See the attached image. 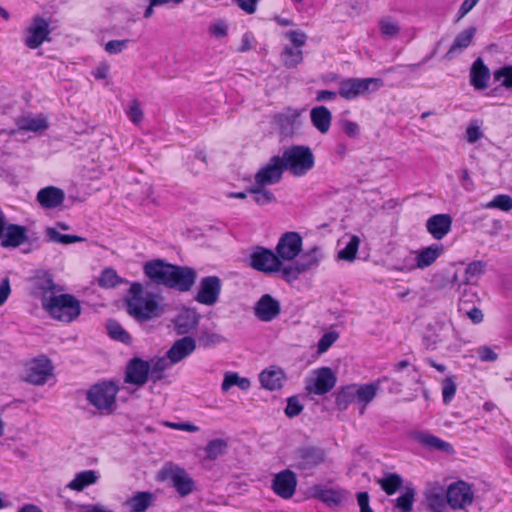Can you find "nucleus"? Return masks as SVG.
Masks as SVG:
<instances>
[{
  "instance_id": "f257e3e1",
  "label": "nucleus",
  "mask_w": 512,
  "mask_h": 512,
  "mask_svg": "<svg viewBox=\"0 0 512 512\" xmlns=\"http://www.w3.org/2000/svg\"><path fill=\"white\" fill-rule=\"evenodd\" d=\"M143 271L149 279L146 287L155 284L181 293L190 291L197 279L194 268L171 264L162 259L146 262Z\"/></svg>"
},
{
  "instance_id": "f03ea898",
  "label": "nucleus",
  "mask_w": 512,
  "mask_h": 512,
  "mask_svg": "<svg viewBox=\"0 0 512 512\" xmlns=\"http://www.w3.org/2000/svg\"><path fill=\"white\" fill-rule=\"evenodd\" d=\"M145 284L133 282L129 288L130 296L126 299V310L130 316L139 321H146L162 315L163 308L158 300L162 297L159 294L146 292L148 289Z\"/></svg>"
},
{
  "instance_id": "7ed1b4c3",
  "label": "nucleus",
  "mask_w": 512,
  "mask_h": 512,
  "mask_svg": "<svg viewBox=\"0 0 512 512\" xmlns=\"http://www.w3.org/2000/svg\"><path fill=\"white\" fill-rule=\"evenodd\" d=\"M42 307L53 318L63 322L75 320L81 311L79 301L70 294L43 296Z\"/></svg>"
},
{
  "instance_id": "20e7f679",
  "label": "nucleus",
  "mask_w": 512,
  "mask_h": 512,
  "mask_svg": "<svg viewBox=\"0 0 512 512\" xmlns=\"http://www.w3.org/2000/svg\"><path fill=\"white\" fill-rule=\"evenodd\" d=\"M280 161L282 168L296 177L305 175L314 166L313 153L306 146L295 145L286 149Z\"/></svg>"
},
{
  "instance_id": "39448f33",
  "label": "nucleus",
  "mask_w": 512,
  "mask_h": 512,
  "mask_svg": "<svg viewBox=\"0 0 512 512\" xmlns=\"http://www.w3.org/2000/svg\"><path fill=\"white\" fill-rule=\"evenodd\" d=\"M118 387L112 382L93 385L87 392V400L101 411L111 412L115 406Z\"/></svg>"
},
{
  "instance_id": "423d86ee",
  "label": "nucleus",
  "mask_w": 512,
  "mask_h": 512,
  "mask_svg": "<svg viewBox=\"0 0 512 512\" xmlns=\"http://www.w3.org/2000/svg\"><path fill=\"white\" fill-rule=\"evenodd\" d=\"M382 86L379 78H350L343 80L339 85V94L348 100L358 96L377 91Z\"/></svg>"
},
{
  "instance_id": "0eeeda50",
  "label": "nucleus",
  "mask_w": 512,
  "mask_h": 512,
  "mask_svg": "<svg viewBox=\"0 0 512 512\" xmlns=\"http://www.w3.org/2000/svg\"><path fill=\"white\" fill-rule=\"evenodd\" d=\"M160 476L163 480H170L181 496H187L195 489L194 480L185 469L177 465L169 464L163 467L160 471Z\"/></svg>"
},
{
  "instance_id": "6e6552de",
  "label": "nucleus",
  "mask_w": 512,
  "mask_h": 512,
  "mask_svg": "<svg viewBox=\"0 0 512 512\" xmlns=\"http://www.w3.org/2000/svg\"><path fill=\"white\" fill-rule=\"evenodd\" d=\"M281 265L282 262L277 253L264 247H257L250 255V266L264 273L277 272Z\"/></svg>"
},
{
  "instance_id": "1a4fd4ad",
  "label": "nucleus",
  "mask_w": 512,
  "mask_h": 512,
  "mask_svg": "<svg viewBox=\"0 0 512 512\" xmlns=\"http://www.w3.org/2000/svg\"><path fill=\"white\" fill-rule=\"evenodd\" d=\"M221 289L222 281L218 276L204 277L200 280L194 299L200 304L212 306L219 300Z\"/></svg>"
},
{
  "instance_id": "9d476101",
  "label": "nucleus",
  "mask_w": 512,
  "mask_h": 512,
  "mask_svg": "<svg viewBox=\"0 0 512 512\" xmlns=\"http://www.w3.org/2000/svg\"><path fill=\"white\" fill-rule=\"evenodd\" d=\"M150 374L149 362L140 357H133L126 365L124 381L142 387L150 380Z\"/></svg>"
},
{
  "instance_id": "9b49d317",
  "label": "nucleus",
  "mask_w": 512,
  "mask_h": 512,
  "mask_svg": "<svg viewBox=\"0 0 512 512\" xmlns=\"http://www.w3.org/2000/svg\"><path fill=\"white\" fill-rule=\"evenodd\" d=\"M294 466L299 470H311L323 463L325 460L324 450L315 446L299 447L295 451Z\"/></svg>"
},
{
  "instance_id": "f8f14e48",
  "label": "nucleus",
  "mask_w": 512,
  "mask_h": 512,
  "mask_svg": "<svg viewBox=\"0 0 512 512\" xmlns=\"http://www.w3.org/2000/svg\"><path fill=\"white\" fill-rule=\"evenodd\" d=\"M53 366L51 361L45 357L40 356L29 364L25 380L34 385H43L46 383L49 376L52 375Z\"/></svg>"
},
{
  "instance_id": "ddd939ff",
  "label": "nucleus",
  "mask_w": 512,
  "mask_h": 512,
  "mask_svg": "<svg viewBox=\"0 0 512 512\" xmlns=\"http://www.w3.org/2000/svg\"><path fill=\"white\" fill-rule=\"evenodd\" d=\"M302 238L297 232L284 233L276 246V253L280 260H293L301 251Z\"/></svg>"
},
{
  "instance_id": "4468645a",
  "label": "nucleus",
  "mask_w": 512,
  "mask_h": 512,
  "mask_svg": "<svg viewBox=\"0 0 512 512\" xmlns=\"http://www.w3.org/2000/svg\"><path fill=\"white\" fill-rule=\"evenodd\" d=\"M253 313L262 322H271L281 313L280 302L270 294H263L253 307Z\"/></svg>"
},
{
  "instance_id": "2eb2a0df",
  "label": "nucleus",
  "mask_w": 512,
  "mask_h": 512,
  "mask_svg": "<svg viewBox=\"0 0 512 512\" xmlns=\"http://www.w3.org/2000/svg\"><path fill=\"white\" fill-rule=\"evenodd\" d=\"M446 499L453 509H462L472 503L473 492L467 483L458 481L448 487Z\"/></svg>"
},
{
  "instance_id": "dca6fc26",
  "label": "nucleus",
  "mask_w": 512,
  "mask_h": 512,
  "mask_svg": "<svg viewBox=\"0 0 512 512\" xmlns=\"http://www.w3.org/2000/svg\"><path fill=\"white\" fill-rule=\"evenodd\" d=\"M336 381L331 368L322 367L316 371L315 378L306 384V390L316 395H324L334 388Z\"/></svg>"
},
{
  "instance_id": "f3484780",
  "label": "nucleus",
  "mask_w": 512,
  "mask_h": 512,
  "mask_svg": "<svg viewBox=\"0 0 512 512\" xmlns=\"http://www.w3.org/2000/svg\"><path fill=\"white\" fill-rule=\"evenodd\" d=\"M284 169L281 166L279 156H274L270 159L269 163L262 167L255 174V184L260 186L273 185L278 183L283 174Z\"/></svg>"
},
{
  "instance_id": "a211bd4d",
  "label": "nucleus",
  "mask_w": 512,
  "mask_h": 512,
  "mask_svg": "<svg viewBox=\"0 0 512 512\" xmlns=\"http://www.w3.org/2000/svg\"><path fill=\"white\" fill-rule=\"evenodd\" d=\"M296 486V475L288 469L276 474L272 481L273 491L283 499L291 498L295 493Z\"/></svg>"
},
{
  "instance_id": "6ab92c4d",
  "label": "nucleus",
  "mask_w": 512,
  "mask_h": 512,
  "mask_svg": "<svg viewBox=\"0 0 512 512\" xmlns=\"http://www.w3.org/2000/svg\"><path fill=\"white\" fill-rule=\"evenodd\" d=\"M27 32L28 35L25 39L26 46L30 49H36L48 39L50 33L49 23L41 17H36Z\"/></svg>"
},
{
  "instance_id": "aec40b11",
  "label": "nucleus",
  "mask_w": 512,
  "mask_h": 512,
  "mask_svg": "<svg viewBox=\"0 0 512 512\" xmlns=\"http://www.w3.org/2000/svg\"><path fill=\"white\" fill-rule=\"evenodd\" d=\"M195 349L196 340L190 336H184L173 343L166 356L170 364H176L191 355Z\"/></svg>"
},
{
  "instance_id": "412c9836",
  "label": "nucleus",
  "mask_w": 512,
  "mask_h": 512,
  "mask_svg": "<svg viewBox=\"0 0 512 512\" xmlns=\"http://www.w3.org/2000/svg\"><path fill=\"white\" fill-rule=\"evenodd\" d=\"M200 315L195 309L186 308L174 319V329L178 335H187L196 329Z\"/></svg>"
},
{
  "instance_id": "4be33fe9",
  "label": "nucleus",
  "mask_w": 512,
  "mask_h": 512,
  "mask_svg": "<svg viewBox=\"0 0 512 512\" xmlns=\"http://www.w3.org/2000/svg\"><path fill=\"white\" fill-rule=\"evenodd\" d=\"M452 217L449 214H436L426 222L427 231L436 240L444 238L451 230Z\"/></svg>"
},
{
  "instance_id": "5701e85b",
  "label": "nucleus",
  "mask_w": 512,
  "mask_h": 512,
  "mask_svg": "<svg viewBox=\"0 0 512 512\" xmlns=\"http://www.w3.org/2000/svg\"><path fill=\"white\" fill-rule=\"evenodd\" d=\"M444 248L440 244H432L424 249H422L416 256V263L410 265L408 270H412L415 268L424 269L430 265H432L437 258L442 254Z\"/></svg>"
},
{
  "instance_id": "b1692460",
  "label": "nucleus",
  "mask_w": 512,
  "mask_h": 512,
  "mask_svg": "<svg viewBox=\"0 0 512 512\" xmlns=\"http://www.w3.org/2000/svg\"><path fill=\"white\" fill-rule=\"evenodd\" d=\"M65 195L63 190L53 186L42 188L37 193V201L44 208L52 209L61 205Z\"/></svg>"
},
{
  "instance_id": "393cba45",
  "label": "nucleus",
  "mask_w": 512,
  "mask_h": 512,
  "mask_svg": "<svg viewBox=\"0 0 512 512\" xmlns=\"http://www.w3.org/2000/svg\"><path fill=\"white\" fill-rule=\"evenodd\" d=\"M27 240V229L24 226L10 224L6 226L1 241L2 247H18Z\"/></svg>"
},
{
  "instance_id": "a878e982",
  "label": "nucleus",
  "mask_w": 512,
  "mask_h": 512,
  "mask_svg": "<svg viewBox=\"0 0 512 512\" xmlns=\"http://www.w3.org/2000/svg\"><path fill=\"white\" fill-rule=\"evenodd\" d=\"M259 380L265 389L273 391L282 387L285 374L281 368L272 366L260 373Z\"/></svg>"
},
{
  "instance_id": "bb28decb",
  "label": "nucleus",
  "mask_w": 512,
  "mask_h": 512,
  "mask_svg": "<svg viewBox=\"0 0 512 512\" xmlns=\"http://www.w3.org/2000/svg\"><path fill=\"white\" fill-rule=\"evenodd\" d=\"M389 382V378L384 376L375 382L364 384L360 386L355 385L356 400L364 405L368 404L376 396L379 389L382 388L383 384Z\"/></svg>"
},
{
  "instance_id": "cd10ccee",
  "label": "nucleus",
  "mask_w": 512,
  "mask_h": 512,
  "mask_svg": "<svg viewBox=\"0 0 512 512\" xmlns=\"http://www.w3.org/2000/svg\"><path fill=\"white\" fill-rule=\"evenodd\" d=\"M53 277L47 272L38 274L33 279L32 294L36 297L53 296L51 293L56 289Z\"/></svg>"
},
{
  "instance_id": "c85d7f7f",
  "label": "nucleus",
  "mask_w": 512,
  "mask_h": 512,
  "mask_svg": "<svg viewBox=\"0 0 512 512\" xmlns=\"http://www.w3.org/2000/svg\"><path fill=\"white\" fill-rule=\"evenodd\" d=\"M305 110L286 108L274 116V123L280 128L296 127L303 124L302 113Z\"/></svg>"
},
{
  "instance_id": "c756f323",
  "label": "nucleus",
  "mask_w": 512,
  "mask_h": 512,
  "mask_svg": "<svg viewBox=\"0 0 512 512\" xmlns=\"http://www.w3.org/2000/svg\"><path fill=\"white\" fill-rule=\"evenodd\" d=\"M470 79L471 84L476 89L482 90L488 86L487 83L490 79V71L481 58L476 59L472 64Z\"/></svg>"
},
{
  "instance_id": "7c9ffc66",
  "label": "nucleus",
  "mask_w": 512,
  "mask_h": 512,
  "mask_svg": "<svg viewBox=\"0 0 512 512\" xmlns=\"http://www.w3.org/2000/svg\"><path fill=\"white\" fill-rule=\"evenodd\" d=\"M415 440L422 446L431 450L445 452L451 454L454 452L452 445L432 434L418 432L415 434Z\"/></svg>"
},
{
  "instance_id": "2f4dec72",
  "label": "nucleus",
  "mask_w": 512,
  "mask_h": 512,
  "mask_svg": "<svg viewBox=\"0 0 512 512\" xmlns=\"http://www.w3.org/2000/svg\"><path fill=\"white\" fill-rule=\"evenodd\" d=\"M425 504L431 512H444L447 499L443 487H433L425 493Z\"/></svg>"
},
{
  "instance_id": "473e14b6",
  "label": "nucleus",
  "mask_w": 512,
  "mask_h": 512,
  "mask_svg": "<svg viewBox=\"0 0 512 512\" xmlns=\"http://www.w3.org/2000/svg\"><path fill=\"white\" fill-rule=\"evenodd\" d=\"M155 500L151 492H137L126 501L131 512H145Z\"/></svg>"
},
{
  "instance_id": "72a5a7b5",
  "label": "nucleus",
  "mask_w": 512,
  "mask_h": 512,
  "mask_svg": "<svg viewBox=\"0 0 512 512\" xmlns=\"http://www.w3.org/2000/svg\"><path fill=\"white\" fill-rule=\"evenodd\" d=\"M475 33L476 28L469 27L458 34L450 49L448 50L446 57L451 58L454 53L461 52L462 50L466 49L470 45Z\"/></svg>"
},
{
  "instance_id": "f704fd0d",
  "label": "nucleus",
  "mask_w": 512,
  "mask_h": 512,
  "mask_svg": "<svg viewBox=\"0 0 512 512\" xmlns=\"http://www.w3.org/2000/svg\"><path fill=\"white\" fill-rule=\"evenodd\" d=\"M98 480L97 472L94 470H85L75 475L74 479L67 485L68 488L76 491H82L89 485L95 484Z\"/></svg>"
},
{
  "instance_id": "c9c22d12",
  "label": "nucleus",
  "mask_w": 512,
  "mask_h": 512,
  "mask_svg": "<svg viewBox=\"0 0 512 512\" xmlns=\"http://www.w3.org/2000/svg\"><path fill=\"white\" fill-rule=\"evenodd\" d=\"M17 125L21 129H39L48 128L49 122L44 114H27L18 120Z\"/></svg>"
},
{
  "instance_id": "e433bc0d",
  "label": "nucleus",
  "mask_w": 512,
  "mask_h": 512,
  "mask_svg": "<svg viewBox=\"0 0 512 512\" xmlns=\"http://www.w3.org/2000/svg\"><path fill=\"white\" fill-rule=\"evenodd\" d=\"M377 482L387 495H393L402 487L403 478L399 474L388 473Z\"/></svg>"
},
{
  "instance_id": "4c0bfd02",
  "label": "nucleus",
  "mask_w": 512,
  "mask_h": 512,
  "mask_svg": "<svg viewBox=\"0 0 512 512\" xmlns=\"http://www.w3.org/2000/svg\"><path fill=\"white\" fill-rule=\"evenodd\" d=\"M414 501L415 490L414 488L407 486L404 492L394 500L393 509H397L400 512H411L413 510Z\"/></svg>"
},
{
  "instance_id": "58836bf2",
  "label": "nucleus",
  "mask_w": 512,
  "mask_h": 512,
  "mask_svg": "<svg viewBox=\"0 0 512 512\" xmlns=\"http://www.w3.org/2000/svg\"><path fill=\"white\" fill-rule=\"evenodd\" d=\"M355 400V385L346 386L335 394V403L341 411L346 410Z\"/></svg>"
},
{
  "instance_id": "ea45409f",
  "label": "nucleus",
  "mask_w": 512,
  "mask_h": 512,
  "mask_svg": "<svg viewBox=\"0 0 512 512\" xmlns=\"http://www.w3.org/2000/svg\"><path fill=\"white\" fill-rule=\"evenodd\" d=\"M281 59L285 67L289 69L295 68L303 61L302 50L286 46L281 53Z\"/></svg>"
},
{
  "instance_id": "a19ab883",
  "label": "nucleus",
  "mask_w": 512,
  "mask_h": 512,
  "mask_svg": "<svg viewBox=\"0 0 512 512\" xmlns=\"http://www.w3.org/2000/svg\"><path fill=\"white\" fill-rule=\"evenodd\" d=\"M310 117L316 128H329L331 124V113L325 106L313 108Z\"/></svg>"
},
{
  "instance_id": "79ce46f5",
  "label": "nucleus",
  "mask_w": 512,
  "mask_h": 512,
  "mask_svg": "<svg viewBox=\"0 0 512 512\" xmlns=\"http://www.w3.org/2000/svg\"><path fill=\"white\" fill-rule=\"evenodd\" d=\"M251 383L248 378L240 377L237 373L228 372L224 376L221 389L227 392L232 386H238L241 390L249 389Z\"/></svg>"
},
{
  "instance_id": "37998d69",
  "label": "nucleus",
  "mask_w": 512,
  "mask_h": 512,
  "mask_svg": "<svg viewBox=\"0 0 512 512\" xmlns=\"http://www.w3.org/2000/svg\"><path fill=\"white\" fill-rule=\"evenodd\" d=\"M378 26L380 33L386 38H395L400 32L398 22L390 16H385L379 19Z\"/></svg>"
},
{
  "instance_id": "c03bdc74",
  "label": "nucleus",
  "mask_w": 512,
  "mask_h": 512,
  "mask_svg": "<svg viewBox=\"0 0 512 512\" xmlns=\"http://www.w3.org/2000/svg\"><path fill=\"white\" fill-rule=\"evenodd\" d=\"M248 191L253 195V200L258 205L263 206L276 201L275 195L270 190L265 189L264 186L255 184Z\"/></svg>"
},
{
  "instance_id": "a18cd8bd",
  "label": "nucleus",
  "mask_w": 512,
  "mask_h": 512,
  "mask_svg": "<svg viewBox=\"0 0 512 512\" xmlns=\"http://www.w3.org/2000/svg\"><path fill=\"white\" fill-rule=\"evenodd\" d=\"M359 245H360L359 237L356 235L351 236L347 245L338 252V259L344 260L347 262L354 261L356 258L358 249H359Z\"/></svg>"
},
{
  "instance_id": "49530a36",
  "label": "nucleus",
  "mask_w": 512,
  "mask_h": 512,
  "mask_svg": "<svg viewBox=\"0 0 512 512\" xmlns=\"http://www.w3.org/2000/svg\"><path fill=\"white\" fill-rule=\"evenodd\" d=\"M167 358L161 357L156 359H151L149 362V366L151 367L150 380L154 383L160 381L164 377V371L169 367Z\"/></svg>"
},
{
  "instance_id": "de8ad7c7",
  "label": "nucleus",
  "mask_w": 512,
  "mask_h": 512,
  "mask_svg": "<svg viewBox=\"0 0 512 512\" xmlns=\"http://www.w3.org/2000/svg\"><path fill=\"white\" fill-rule=\"evenodd\" d=\"M46 235L48 240L51 242L61 243V244H72L76 242H83L85 239L77 236V235H67L61 234L55 228L48 227L46 229Z\"/></svg>"
},
{
  "instance_id": "09e8293b",
  "label": "nucleus",
  "mask_w": 512,
  "mask_h": 512,
  "mask_svg": "<svg viewBox=\"0 0 512 512\" xmlns=\"http://www.w3.org/2000/svg\"><path fill=\"white\" fill-rule=\"evenodd\" d=\"M109 336L116 341L128 344L131 340L129 333L115 320L107 322Z\"/></svg>"
},
{
  "instance_id": "8fccbe9b",
  "label": "nucleus",
  "mask_w": 512,
  "mask_h": 512,
  "mask_svg": "<svg viewBox=\"0 0 512 512\" xmlns=\"http://www.w3.org/2000/svg\"><path fill=\"white\" fill-rule=\"evenodd\" d=\"M121 282L122 279L113 268H105L98 278V285L106 289L114 288Z\"/></svg>"
},
{
  "instance_id": "3c124183",
  "label": "nucleus",
  "mask_w": 512,
  "mask_h": 512,
  "mask_svg": "<svg viewBox=\"0 0 512 512\" xmlns=\"http://www.w3.org/2000/svg\"><path fill=\"white\" fill-rule=\"evenodd\" d=\"M227 447V442L223 439L209 441L205 447L206 458L209 460L217 459L225 453Z\"/></svg>"
},
{
  "instance_id": "603ef678",
  "label": "nucleus",
  "mask_w": 512,
  "mask_h": 512,
  "mask_svg": "<svg viewBox=\"0 0 512 512\" xmlns=\"http://www.w3.org/2000/svg\"><path fill=\"white\" fill-rule=\"evenodd\" d=\"M319 260V248L313 247L311 250L301 255L297 260V263L300 266V270L305 272L310 268L317 266L319 264Z\"/></svg>"
},
{
  "instance_id": "864d4df0",
  "label": "nucleus",
  "mask_w": 512,
  "mask_h": 512,
  "mask_svg": "<svg viewBox=\"0 0 512 512\" xmlns=\"http://www.w3.org/2000/svg\"><path fill=\"white\" fill-rule=\"evenodd\" d=\"M224 341L225 338L222 335L208 331H202L197 338L199 346L204 348L213 347Z\"/></svg>"
},
{
  "instance_id": "5fc2aeb1",
  "label": "nucleus",
  "mask_w": 512,
  "mask_h": 512,
  "mask_svg": "<svg viewBox=\"0 0 512 512\" xmlns=\"http://www.w3.org/2000/svg\"><path fill=\"white\" fill-rule=\"evenodd\" d=\"M494 79L505 88H512V66L506 65L494 71Z\"/></svg>"
},
{
  "instance_id": "6e6d98bb",
  "label": "nucleus",
  "mask_w": 512,
  "mask_h": 512,
  "mask_svg": "<svg viewBox=\"0 0 512 512\" xmlns=\"http://www.w3.org/2000/svg\"><path fill=\"white\" fill-rule=\"evenodd\" d=\"M487 209L497 208L502 211L512 210V198L506 194H499L493 198L492 201L488 202L485 206Z\"/></svg>"
},
{
  "instance_id": "4d7b16f0",
  "label": "nucleus",
  "mask_w": 512,
  "mask_h": 512,
  "mask_svg": "<svg viewBox=\"0 0 512 512\" xmlns=\"http://www.w3.org/2000/svg\"><path fill=\"white\" fill-rule=\"evenodd\" d=\"M485 271V263L482 261H473L469 263L465 269L466 280L465 283H471L472 278H478Z\"/></svg>"
},
{
  "instance_id": "13d9d810",
  "label": "nucleus",
  "mask_w": 512,
  "mask_h": 512,
  "mask_svg": "<svg viewBox=\"0 0 512 512\" xmlns=\"http://www.w3.org/2000/svg\"><path fill=\"white\" fill-rule=\"evenodd\" d=\"M317 497L329 506H336L341 502V495L333 489H322Z\"/></svg>"
},
{
  "instance_id": "bf43d9fd",
  "label": "nucleus",
  "mask_w": 512,
  "mask_h": 512,
  "mask_svg": "<svg viewBox=\"0 0 512 512\" xmlns=\"http://www.w3.org/2000/svg\"><path fill=\"white\" fill-rule=\"evenodd\" d=\"M454 378H455L454 376H449V377H446V379L443 381L442 395H443V402L445 404L450 403L455 396L457 387H456Z\"/></svg>"
},
{
  "instance_id": "052dcab7",
  "label": "nucleus",
  "mask_w": 512,
  "mask_h": 512,
  "mask_svg": "<svg viewBox=\"0 0 512 512\" xmlns=\"http://www.w3.org/2000/svg\"><path fill=\"white\" fill-rule=\"evenodd\" d=\"M339 335L337 332L331 331L328 333H325L320 340L318 341L317 349L318 353H324L326 352L333 343L338 339Z\"/></svg>"
},
{
  "instance_id": "680f3d73",
  "label": "nucleus",
  "mask_w": 512,
  "mask_h": 512,
  "mask_svg": "<svg viewBox=\"0 0 512 512\" xmlns=\"http://www.w3.org/2000/svg\"><path fill=\"white\" fill-rule=\"evenodd\" d=\"M303 410V405L300 404L299 400L296 396H292L288 398L287 405L285 408V414L290 417H296L298 416Z\"/></svg>"
},
{
  "instance_id": "e2e57ef3",
  "label": "nucleus",
  "mask_w": 512,
  "mask_h": 512,
  "mask_svg": "<svg viewBox=\"0 0 512 512\" xmlns=\"http://www.w3.org/2000/svg\"><path fill=\"white\" fill-rule=\"evenodd\" d=\"M281 272L287 282H292L298 278L299 274L303 273V270H300L299 264L295 261L292 265L283 267Z\"/></svg>"
},
{
  "instance_id": "0e129e2a",
  "label": "nucleus",
  "mask_w": 512,
  "mask_h": 512,
  "mask_svg": "<svg viewBox=\"0 0 512 512\" xmlns=\"http://www.w3.org/2000/svg\"><path fill=\"white\" fill-rule=\"evenodd\" d=\"M129 41L130 40H128V39L111 40L105 44L104 49L108 54H111V55L118 54L127 48Z\"/></svg>"
},
{
  "instance_id": "69168bd1",
  "label": "nucleus",
  "mask_w": 512,
  "mask_h": 512,
  "mask_svg": "<svg viewBox=\"0 0 512 512\" xmlns=\"http://www.w3.org/2000/svg\"><path fill=\"white\" fill-rule=\"evenodd\" d=\"M228 26L224 20H216L209 26V33L216 38H223L227 35Z\"/></svg>"
},
{
  "instance_id": "338daca9",
  "label": "nucleus",
  "mask_w": 512,
  "mask_h": 512,
  "mask_svg": "<svg viewBox=\"0 0 512 512\" xmlns=\"http://www.w3.org/2000/svg\"><path fill=\"white\" fill-rule=\"evenodd\" d=\"M128 116L134 125L140 124L143 117V112L137 100H133L131 102V105L128 110Z\"/></svg>"
},
{
  "instance_id": "774afa93",
  "label": "nucleus",
  "mask_w": 512,
  "mask_h": 512,
  "mask_svg": "<svg viewBox=\"0 0 512 512\" xmlns=\"http://www.w3.org/2000/svg\"><path fill=\"white\" fill-rule=\"evenodd\" d=\"M286 37L291 41L293 47L301 48L305 45L307 36L304 32L292 30L286 33Z\"/></svg>"
}]
</instances>
